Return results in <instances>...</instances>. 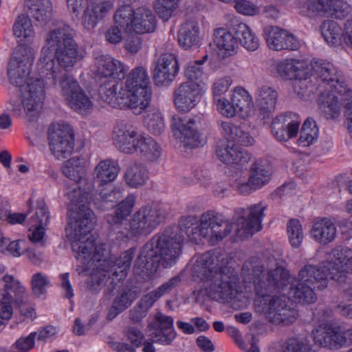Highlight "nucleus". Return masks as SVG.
Segmentation results:
<instances>
[{"label": "nucleus", "mask_w": 352, "mask_h": 352, "mask_svg": "<svg viewBox=\"0 0 352 352\" xmlns=\"http://www.w3.org/2000/svg\"><path fill=\"white\" fill-rule=\"evenodd\" d=\"M76 36V31L68 24L60 23L52 28L46 34L37 63L44 87H54L58 82L65 99L81 89L68 73L82 58Z\"/></svg>", "instance_id": "obj_1"}, {"label": "nucleus", "mask_w": 352, "mask_h": 352, "mask_svg": "<svg viewBox=\"0 0 352 352\" xmlns=\"http://www.w3.org/2000/svg\"><path fill=\"white\" fill-rule=\"evenodd\" d=\"M241 275L246 282L253 281L257 298L254 301L256 312L263 314L272 323L279 325L292 324L296 319V311L288 305L285 295H278L287 289L293 281L289 272L283 266L265 270L264 266L252 258L244 263Z\"/></svg>", "instance_id": "obj_2"}, {"label": "nucleus", "mask_w": 352, "mask_h": 352, "mask_svg": "<svg viewBox=\"0 0 352 352\" xmlns=\"http://www.w3.org/2000/svg\"><path fill=\"white\" fill-rule=\"evenodd\" d=\"M266 208V205L259 203L248 208H238L235 210L236 222L233 223L215 211L208 210L200 216L199 223L195 215H189L182 217L179 226L171 227L178 228L179 235L184 239L186 234L190 241H197L201 236L214 244L230 234L234 226L235 236L243 240L261 229Z\"/></svg>", "instance_id": "obj_3"}, {"label": "nucleus", "mask_w": 352, "mask_h": 352, "mask_svg": "<svg viewBox=\"0 0 352 352\" xmlns=\"http://www.w3.org/2000/svg\"><path fill=\"white\" fill-rule=\"evenodd\" d=\"M72 221L66 228L67 236L71 241L72 248L76 252V258L83 263L91 262L96 270L87 281V287L92 293H98L104 286L114 264L109 256L105 245H97L91 231L95 223V217L86 205H82L72 214Z\"/></svg>", "instance_id": "obj_4"}, {"label": "nucleus", "mask_w": 352, "mask_h": 352, "mask_svg": "<svg viewBox=\"0 0 352 352\" xmlns=\"http://www.w3.org/2000/svg\"><path fill=\"white\" fill-rule=\"evenodd\" d=\"M35 55L33 47L26 45L18 46L12 54L7 72L10 83L20 88L24 109L30 121L36 117L45 98L40 75L34 79L29 78Z\"/></svg>", "instance_id": "obj_5"}, {"label": "nucleus", "mask_w": 352, "mask_h": 352, "mask_svg": "<svg viewBox=\"0 0 352 352\" xmlns=\"http://www.w3.org/2000/svg\"><path fill=\"white\" fill-rule=\"evenodd\" d=\"M179 234L177 227H167L155 234L142 248L134 263V274L146 280L155 274L160 263L165 268L175 264L184 242Z\"/></svg>", "instance_id": "obj_6"}, {"label": "nucleus", "mask_w": 352, "mask_h": 352, "mask_svg": "<svg viewBox=\"0 0 352 352\" xmlns=\"http://www.w3.org/2000/svg\"><path fill=\"white\" fill-rule=\"evenodd\" d=\"M194 278L204 283L206 294L217 301H228L235 297L238 276L231 267L221 266L217 254L206 252L193 265Z\"/></svg>", "instance_id": "obj_7"}, {"label": "nucleus", "mask_w": 352, "mask_h": 352, "mask_svg": "<svg viewBox=\"0 0 352 352\" xmlns=\"http://www.w3.org/2000/svg\"><path fill=\"white\" fill-rule=\"evenodd\" d=\"M93 56L98 74L101 77L119 80L125 77L124 66L118 60L113 58L109 55L104 54L100 50L94 51ZM118 84L115 80L102 82L98 89L100 98L113 107L129 108V102L126 96L127 91L120 87L118 93Z\"/></svg>", "instance_id": "obj_8"}, {"label": "nucleus", "mask_w": 352, "mask_h": 352, "mask_svg": "<svg viewBox=\"0 0 352 352\" xmlns=\"http://www.w3.org/2000/svg\"><path fill=\"white\" fill-rule=\"evenodd\" d=\"M331 251L329 254L328 261L320 265L307 264L298 272L297 284L290 283L288 294L298 302L311 303L316 300V289L321 290L327 287L328 278L334 280L327 266L331 261Z\"/></svg>", "instance_id": "obj_9"}, {"label": "nucleus", "mask_w": 352, "mask_h": 352, "mask_svg": "<svg viewBox=\"0 0 352 352\" xmlns=\"http://www.w3.org/2000/svg\"><path fill=\"white\" fill-rule=\"evenodd\" d=\"M63 174L72 182H74L73 187L68 188V190L65 192V195L75 205V208L72 209L69 216L70 223L72 221V214L78 210L80 206L86 205L90 209L87 201L94 190V184L91 181L88 182L84 177L85 168L82 160L80 158L73 157L64 162L62 166ZM69 228V224L68 227Z\"/></svg>", "instance_id": "obj_10"}, {"label": "nucleus", "mask_w": 352, "mask_h": 352, "mask_svg": "<svg viewBox=\"0 0 352 352\" xmlns=\"http://www.w3.org/2000/svg\"><path fill=\"white\" fill-rule=\"evenodd\" d=\"M113 19L129 34L151 33L156 29L155 15L151 10L144 7L134 10L131 5H123L118 8Z\"/></svg>", "instance_id": "obj_11"}, {"label": "nucleus", "mask_w": 352, "mask_h": 352, "mask_svg": "<svg viewBox=\"0 0 352 352\" xmlns=\"http://www.w3.org/2000/svg\"><path fill=\"white\" fill-rule=\"evenodd\" d=\"M129 108L135 114H140L150 104L151 86L150 78L145 67H136L127 76L125 88Z\"/></svg>", "instance_id": "obj_12"}, {"label": "nucleus", "mask_w": 352, "mask_h": 352, "mask_svg": "<svg viewBox=\"0 0 352 352\" xmlns=\"http://www.w3.org/2000/svg\"><path fill=\"white\" fill-rule=\"evenodd\" d=\"M167 215V210L160 204L153 203L142 206L130 220V232L134 236L147 235L163 222Z\"/></svg>", "instance_id": "obj_13"}, {"label": "nucleus", "mask_w": 352, "mask_h": 352, "mask_svg": "<svg viewBox=\"0 0 352 352\" xmlns=\"http://www.w3.org/2000/svg\"><path fill=\"white\" fill-rule=\"evenodd\" d=\"M69 8L78 16L83 10L82 24L88 30L96 27L113 9L111 1H100L89 3L88 0H67Z\"/></svg>", "instance_id": "obj_14"}, {"label": "nucleus", "mask_w": 352, "mask_h": 352, "mask_svg": "<svg viewBox=\"0 0 352 352\" xmlns=\"http://www.w3.org/2000/svg\"><path fill=\"white\" fill-rule=\"evenodd\" d=\"M48 144L52 154L58 160L70 156L74 151V133L67 124H54L48 129Z\"/></svg>", "instance_id": "obj_15"}, {"label": "nucleus", "mask_w": 352, "mask_h": 352, "mask_svg": "<svg viewBox=\"0 0 352 352\" xmlns=\"http://www.w3.org/2000/svg\"><path fill=\"white\" fill-rule=\"evenodd\" d=\"M311 64L313 71L311 76L313 79L318 80L328 85L332 91L338 94H343L347 91L348 86L345 77L332 63L323 59L314 58Z\"/></svg>", "instance_id": "obj_16"}, {"label": "nucleus", "mask_w": 352, "mask_h": 352, "mask_svg": "<svg viewBox=\"0 0 352 352\" xmlns=\"http://www.w3.org/2000/svg\"><path fill=\"white\" fill-rule=\"evenodd\" d=\"M198 118H182L175 115L171 119V127L174 135L183 144L184 147L193 148L201 144L199 131Z\"/></svg>", "instance_id": "obj_17"}, {"label": "nucleus", "mask_w": 352, "mask_h": 352, "mask_svg": "<svg viewBox=\"0 0 352 352\" xmlns=\"http://www.w3.org/2000/svg\"><path fill=\"white\" fill-rule=\"evenodd\" d=\"M143 138L144 135L139 133L136 128L126 120L119 121L114 127V144L123 153H136Z\"/></svg>", "instance_id": "obj_18"}, {"label": "nucleus", "mask_w": 352, "mask_h": 352, "mask_svg": "<svg viewBox=\"0 0 352 352\" xmlns=\"http://www.w3.org/2000/svg\"><path fill=\"white\" fill-rule=\"evenodd\" d=\"M312 336L316 344L329 349H338L349 345L346 331H342L340 327H333L330 324L323 322L320 328H314Z\"/></svg>", "instance_id": "obj_19"}, {"label": "nucleus", "mask_w": 352, "mask_h": 352, "mask_svg": "<svg viewBox=\"0 0 352 352\" xmlns=\"http://www.w3.org/2000/svg\"><path fill=\"white\" fill-rule=\"evenodd\" d=\"M149 337L153 342L170 345L176 338L173 318L162 313L155 315V321L148 325Z\"/></svg>", "instance_id": "obj_20"}, {"label": "nucleus", "mask_w": 352, "mask_h": 352, "mask_svg": "<svg viewBox=\"0 0 352 352\" xmlns=\"http://www.w3.org/2000/svg\"><path fill=\"white\" fill-rule=\"evenodd\" d=\"M263 36L270 49L273 50H296L300 47L298 38L288 31L277 26H266Z\"/></svg>", "instance_id": "obj_21"}, {"label": "nucleus", "mask_w": 352, "mask_h": 352, "mask_svg": "<svg viewBox=\"0 0 352 352\" xmlns=\"http://www.w3.org/2000/svg\"><path fill=\"white\" fill-rule=\"evenodd\" d=\"M179 71L176 56L171 53L162 54L157 60L153 78L156 86H168L175 79Z\"/></svg>", "instance_id": "obj_22"}, {"label": "nucleus", "mask_w": 352, "mask_h": 352, "mask_svg": "<svg viewBox=\"0 0 352 352\" xmlns=\"http://www.w3.org/2000/svg\"><path fill=\"white\" fill-rule=\"evenodd\" d=\"M135 254V250L130 248L115 259L114 264L111 267V274L104 284L106 288L104 293L105 295L113 294L120 280L126 276Z\"/></svg>", "instance_id": "obj_23"}, {"label": "nucleus", "mask_w": 352, "mask_h": 352, "mask_svg": "<svg viewBox=\"0 0 352 352\" xmlns=\"http://www.w3.org/2000/svg\"><path fill=\"white\" fill-rule=\"evenodd\" d=\"M300 123L298 114L292 112L283 113L273 120L272 133L277 140L285 142L297 135Z\"/></svg>", "instance_id": "obj_24"}, {"label": "nucleus", "mask_w": 352, "mask_h": 352, "mask_svg": "<svg viewBox=\"0 0 352 352\" xmlns=\"http://www.w3.org/2000/svg\"><path fill=\"white\" fill-rule=\"evenodd\" d=\"M200 100V88L198 82L182 83L173 94V101L176 109L181 112H188Z\"/></svg>", "instance_id": "obj_25"}, {"label": "nucleus", "mask_w": 352, "mask_h": 352, "mask_svg": "<svg viewBox=\"0 0 352 352\" xmlns=\"http://www.w3.org/2000/svg\"><path fill=\"white\" fill-rule=\"evenodd\" d=\"M333 260L327 265L335 281H343L346 273L352 272V250L347 247L336 248L331 250Z\"/></svg>", "instance_id": "obj_26"}, {"label": "nucleus", "mask_w": 352, "mask_h": 352, "mask_svg": "<svg viewBox=\"0 0 352 352\" xmlns=\"http://www.w3.org/2000/svg\"><path fill=\"white\" fill-rule=\"evenodd\" d=\"M344 100V96H340L331 89L320 91L318 99L319 110L327 119H336L340 115L342 101Z\"/></svg>", "instance_id": "obj_27"}, {"label": "nucleus", "mask_w": 352, "mask_h": 352, "mask_svg": "<svg viewBox=\"0 0 352 352\" xmlns=\"http://www.w3.org/2000/svg\"><path fill=\"white\" fill-rule=\"evenodd\" d=\"M277 98V91L271 87L263 85L258 89L256 102L258 111V117L261 120L270 118L275 110Z\"/></svg>", "instance_id": "obj_28"}, {"label": "nucleus", "mask_w": 352, "mask_h": 352, "mask_svg": "<svg viewBox=\"0 0 352 352\" xmlns=\"http://www.w3.org/2000/svg\"><path fill=\"white\" fill-rule=\"evenodd\" d=\"M309 65L306 61L294 58H287L276 64L277 74L285 80L305 77Z\"/></svg>", "instance_id": "obj_29"}, {"label": "nucleus", "mask_w": 352, "mask_h": 352, "mask_svg": "<svg viewBox=\"0 0 352 352\" xmlns=\"http://www.w3.org/2000/svg\"><path fill=\"white\" fill-rule=\"evenodd\" d=\"M199 28L197 21L188 20L183 23L177 34L178 43L185 50L196 49L199 45Z\"/></svg>", "instance_id": "obj_30"}, {"label": "nucleus", "mask_w": 352, "mask_h": 352, "mask_svg": "<svg viewBox=\"0 0 352 352\" xmlns=\"http://www.w3.org/2000/svg\"><path fill=\"white\" fill-rule=\"evenodd\" d=\"M311 234L317 242L327 245L336 237V225L327 217L318 219L312 225Z\"/></svg>", "instance_id": "obj_31"}, {"label": "nucleus", "mask_w": 352, "mask_h": 352, "mask_svg": "<svg viewBox=\"0 0 352 352\" xmlns=\"http://www.w3.org/2000/svg\"><path fill=\"white\" fill-rule=\"evenodd\" d=\"M29 16L41 26L46 25L52 18V5L50 0H25Z\"/></svg>", "instance_id": "obj_32"}, {"label": "nucleus", "mask_w": 352, "mask_h": 352, "mask_svg": "<svg viewBox=\"0 0 352 352\" xmlns=\"http://www.w3.org/2000/svg\"><path fill=\"white\" fill-rule=\"evenodd\" d=\"M120 170L118 164L111 159H107L98 163L93 172L95 183L98 186L108 184L118 176Z\"/></svg>", "instance_id": "obj_33"}, {"label": "nucleus", "mask_w": 352, "mask_h": 352, "mask_svg": "<svg viewBox=\"0 0 352 352\" xmlns=\"http://www.w3.org/2000/svg\"><path fill=\"white\" fill-rule=\"evenodd\" d=\"M272 169L266 160L259 159L254 162L250 168V182L255 186L261 188L271 179Z\"/></svg>", "instance_id": "obj_34"}, {"label": "nucleus", "mask_w": 352, "mask_h": 352, "mask_svg": "<svg viewBox=\"0 0 352 352\" xmlns=\"http://www.w3.org/2000/svg\"><path fill=\"white\" fill-rule=\"evenodd\" d=\"M135 199V195H129L116 206L113 214L108 216L107 222L113 229L120 228L122 226L124 221L131 214Z\"/></svg>", "instance_id": "obj_35"}, {"label": "nucleus", "mask_w": 352, "mask_h": 352, "mask_svg": "<svg viewBox=\"0 0 352 352\" xmlns=\"http://www.w3.org/2000/svg\"><path fill=\"white\" fill-rule=\"evenodd\" d=\"M220 126L221 133L227 138L229 143L247 146L254 142V138L248 133L230 122H221Z\"/></svg>", "instance_id": "obj_36"}, {"label": "nucleus", "mask_w": 352, "mask_h": 352, "mask_svg": "<svg viewBox=\"0 0 352 352\" xmlns=\"http://www.w3.org/2000/svg\"><path fill=\"white\" fill-rule=\"evenodd\" d=\"M135 298L136 296L131 289H122L113 298L109 309L107 319L108 320H113L120 313L128 309Z\"/></svg>", "instance_id": "obj_37"}, {"label": "nucleus", "mask_w": 352, "mask_h": 352, "mask_svg": "<svg viewBox=\"0 0 352 352\" xmlns=\"http://www.w3.org/2000/svg\"><path fill=\"white\" fill-rule=\"evenodd\" d=\"M149 177V173L142 163H135L128 166L125 170L124 179L131 188H138L145 185Z\"/></svg>", "instance_id": "obj_38"}, {"label": "nucleus", "mask_w": 352, "mask_h": 352, "mask_svg": "<svg viewBox=\"0 0 352 352\" xmlns=\"http://www.w3.org/2000/svg\"><path fill=\"white\" fill-rule=\"evenodd\" d=\"M252 100L248 93L244 89L234 91L231 98V106L228 109H224L225 103H222L220 107L222 110V115L228 118L233 117L238 112L250 109Z\"/></svg>", "instance_id": "obj_39"}, {"label": "nucleus", "mask_w": 352, "mask_h": 352, "mask_svg": "<svg viewBox=\"0 0 352 352\" xmlns=\"http://www.w3.org/2000/svg\"><path fill=\"white\" fill-rule=\"evenodd\" d=\"M233 33H235L237 47L239 43L249 51H255L259 47L258 38L246 24L235 21Z\"/></svg>", "instance_id": "obj_40"}, {"label": "nucleus", "mask_w": 352, "mask_h": 352, "mask_svg": "<svg viewBox=\"0 0 352 352\" xmlns=\"http://www.w3.org/2000/svg\"><path fill=\"white\" fill-rule=\"evenodd\" d=\"M312 78L309 76V68L306 70L305 77L297 78L294 80L293 86L295 93L297 96L302 100H309L311 96L314 94H320L321 85H316L313 82Z\"/></svg>", "instance_id": "obj_41"}, {"label": "nucleus", "mask_w": 352, "mask_h": 352, "mask_svg": "<svg viewBox=\"0 0 352 352\" xmlns=\"http://www.w3.org/2000/svg\"><path fill=\"white\" fill-rule=\"evenodd\" d=\"M234 22L229 30L226 28H218L214 31L213 42L219 49L227 52H233L236 47V38L235 33H233Z\"/></svg>", "instance_id": "obj_42"}, {"label": "nucleus", "mask_w": 352, "mask_h": 352, "mask_svg": "<svg viewBox=\"0 0 352 352\" xmlns=\"http://www.w3.org/2000/svg\"><path fill=\"white\" fill-rule=\"evenodd\" d=\"M120 197V192L118 190L107 186L101 189L96 196L94 204L101 211L107 210L112 208Z\"/></svg>", "instance_id": "obj_43"}, {"label": "nucleus", "mask_w": 352, "mask_h": 352, "mask_svg": "<svg viewBox=\"0 0 352 352\" xmlns=\"http://www.w3.org/2000/svg\"><path fill=\"white\" fill-rule=\"evenodd\" d=\"M136 153L145 160L153 162L160 157L161 148L153 138L144 136Z\"/></svg>", "instance_id": "obj_44"}, {"label": "nucleus", "mask_w": 352, "mask_h": 352, "mask_svg": "<svg viewBox=\"0 0 352 352\" xmlns=\"http://www.w3.org/2000/svg\"><path fill=\"white\" fill-rule=\"evenodd\" d=\"M153 300L147 295H144L137 304L129 310V318L133 323H139L146 317L148 310L154 305Z\"/></svg>", "instance_id": "obj_45"}, {"label": "nucleus", "mask_w": 352, "mask_h": 352, "mask_svg": "<svg viewBox=\"0 0 352 352\" xmlns=\"http://www.w3.org/2000/svg\"><path fill=\"white\" fill-rule=\"evenodd\" d=\"M318 137V128L315 121L308 118L303 123L298 143L302 146H307L313 144Z\"/></svg>", "instance_id": "obj_46"}, {"label": "nucleus", "mask_w": 352, "mask_h": 352, "mask_svg": "<svg viewBox=\"0 0 352 352\" xmlns=\"http://www.w3.org/2000/svg\"><path fill=\"white\" fill-rule=\"evenodd\" d=\"M320 29L323 38L329 45H335L340 41L342 29L336 21L326 20L322 23Z\"/></svg>", "instance_id": "obj_47"}, {"label": "nucleus", "mask_w": 352, "mask_h": 352, "mask_svg": "<svg viewBox=\"0 0 352 352\" xmlns=\"http://www.w3.org/2000/svg\"><path fill=\"white\" fill-rule=\"evenodd\" d=\"M65 100L72 109L80 113L88 111L92 107L91 101L81 89L72 96L67 97Z\"/></svg>", "instance_id": "obj_48"}, {"label": "nucleus", "mask_w": 352, "mask_h": 352, "mask_svg": "<svg viewBox=\"0 0 352 352\" xmlns=\"http://www.w3.org/2000/svg\"><path fill=\"white\" fill-rule=\"evenodd\" d=\"M3 281L5 283V287L9 292L13 293L14 298V302H19L22 299L28 298V294L26 292L25 288L21 284V283L14 279L12 276L6 275L3 277Z\"/></svg>", "instance_id": "obj_49"}, {"label": "nucleus", "mask_w": 352, "mask_h": 352, "mask_svg": "<svg viewBox=\"0 0 352 352\" xmlns=\"http://www.w3.org/2000/svg\"><path fill=\"white\" fill-rule=\"evenodd\" d=\"M50 214L49 208L43 199L36 201V207L34 214L30 217L32 225L47 227L50 223Z\"/></svg>", "instance_id": "obj_50"}, {"label": "nucleus", "mask_w": 352, "mask_h": 352, "mask_svg": "<svg viewBox=\"0 0 352 352\" xmlns=\"http://www.w3.org/2000/svg\"><path fill=\"white\" fill-rule=\"evenodd\" d=\"M13 32L18 38H30L33 37L34 31L29 16L24 14L19 16L14 24Z\"/></svg>", "instance_id": "obj_51"}, {"label": "nucleus", "mask_w": 352, "mask_h": 352, "mask_svg": "<svg viewBox=\"0 0 352 352\" xmlns=\"http://www.w3.org/2000/svg\"><path fill=\"white\" fill-rule=\"evenodd\" d=\"M287 231L292 247L298 248L303 239L302 229L299 220L296 219H290L287 224Z\"/></svg>", "instance_id": "obj_52"}, {"label": "nucleus", "mask_w": 352, "mask_h": 352, "mask_svg": "<svg viewBox=\"0 0 352 352\" xmlns=\"http://www.w3.org/2000/svg\"><path fill=\"white\" fill-rule=\"evenodd\" d=\"M14 298L6 289V287L0 290V318L3 320H10L13 315V307L12 303L14 302Z\"/></svg>", "instance_id": "obj_53"}, {"label": "nucleus", "mask_w": 352, "mask_h": 352, "mask_svg": "<svg viewBox=\"0 0 352 352\" xmlns=\"http://www.w3.org/2000/svg\"><path fill=\"white\" fill-rule=\"evenodd\" d=\"M180 0H156L155 10L159 17L163 21H168L174 10L178 7Z\"/></svg>", "instance_id": "obj_54"}, {"label": "nucleus", "mask_w": 352, "mask_h": 352, "mask_svg": "<svg viewBox=\"0 0 352 352\" xmlns=\"http://www.w3.org/2000/svg\"><path fill=\"white\" fill-rule=\"evenodd\" d=\"M50 285L47 276L41 272H37L32 276L31 286L33 295L40 298L47 292V288Z\"/></svg>", "instance_id": "obj_55"}, {"label": "nucleus", "mask_w": 352, "mask_h": 352, "mask_svg": "<svg viewBox=\"0 0 352 352\" xmlns=\"http://www.w3.org/2000/svg\"><path fill=\"white\" fill-rule=\"evenodd\" d=\"M144 123L148 130L155 135H159L164 131L163 118L159 111L148 114L144 119Z\"/></svg>", "instance_id": "obj_56"}, {"label": "nucleus", "mask_w": 352, "mask_h": 352, "mask_svg": "<svg viewBox=\"0 0 352 352\" xmlns=\"http://www.w3.org/2000/svg\"><path fill=\"white\" fill-rule=\"evenodd\" d=\"M283 352H316L305 338H292L283 346Z\"/></svg>", "instance_id": "obj_57"}, {"label": "nucleus", "mask_w": 352, "mask_h": 352, "mask_svg": "<svg viewBox=\"0 0 352 352\" xmlns=\"http://www.w3.org/2000/svg\"><path fill=\"white\" fill-rule=\"evenodd\" d=\"M179 276H174L164 283L157 289L146 294L154 302H155L162 296L170 293L180 283Z\"/></svg>", "instance_id": "obj_58"}, {"label": "nucleus", "mask_w": 352, "mask_h": 352, "mask_svg": "<svg viewBox=\"0 0 352 352\" xmlns=\"http://www.w3.org/2000/svg\"><path fill=\"white\" fill-rule=\"evenodd\" d=\"M329 6L327 15L338 19L345 17L351 10L350 6L342 0H329Z\"/></svg>", "instance_id": "obj_59"}, {"label": "nucleus", "mask_w": 352, "mask_h": 352, "mask_svg": "<svg viewBox=\"0 0 352 352\" xmlns=\"http://www.w3.org/2000/svg\"><path fill=\"white\" fill-rule=\"evenodd\" d=\"M207 58L208 55L206 54L201 60L188 63L185 70V75L188 79L190 80V82L198 80L202 77L204 74L202 65Z\"/></svg>", "instance_id": "obj_60"}, {"label": "nucleus", "mask_w": 352, "mask_h": 352, "mask_svg": "<svg viewBox=\"0 0 352 352\" xmlns=\"http://www.w3.org/2000/svg\"><path fill=\"white\" fill-rule=\"evenodd\" d=\"M232 79L229 76H225L217 79L213 84L214 100L221 98V96L228 91L232 85Z\"/></svg>", "instance_id": "obj_61"}, {"label": "nucleus", "mask_w": 352, "mask_h": 352, "mask_svg": "<svg viewBox=\"0 0 352 352\" xmlns=\"http://www.w3.org/2000/svg\"><path fill=\"white\" fill-rule=\"evenodd\" d=\"M124 334L135 347H140L144 338V334L137 327L129 326L124 330Z\"/></svg>", "instance_id": "obj_62"}, {"label": "nucleus", "mask_w": 352, "mask_h": 352, "mask_svg": "<svg viewBox=\"0 0 352 352\" xmlns=\"http://www.w3.org/2000/svg\"><path fill=\"white\" fill-rule=\"evenodd\" d=\"M339 95L344 96V116L346 118L347 129L352 138V91L348 87L347 91Z\"/></svg>", "instance_id": "obj_63"}, {"label": "nucleus", "mask_w": 352, "mask_h": 352, "mask_svg": "<svg viewBox=\"0 0 352 352\" xmlns=\"http://www.w3.org/2000/svg\"><path fill=\"white\" fill-rule=\"evenodd\" d=\"M36 335V332H32L27 337H21L15 342L13 346L21 352H28L34 347Z\"/></svg>", "instance_id": "obj_64"}]
</instances>
